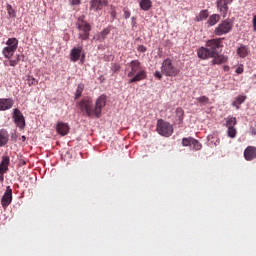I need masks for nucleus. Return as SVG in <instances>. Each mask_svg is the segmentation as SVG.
Returning a JSON list of instances; mask_svg holds the SVG:
<instances>
[{"instance_id":"1","label":"nucleus","mask_w":256,"mask_h":256,"mask_svg":"<svg viewBox=\"0 0 256 256\" xmlns=\"http://www.w3.org/2000/svg\"><path fill=\"white\" fill-rule=\"evenodd\" d=\"M107 103V98L105 96H100L95 105H93V99L90 97H85L79 102V109L82 113H85L87 117H101V111Z\"/></svg>"},{"instance_id":"2","label":"nucleus","mask_w":256,"mask_h":256,"mask_svg":"<svg viewBox=\"0 0 256 256\" xmlns=\"http://www.w3.org/2000/svg\"><path fill=\"white\" fill-rule=\"evenodd\" d=\"M223 43V38H214L206 42V47L213 54L214 59H212V65H223L227 63L228 57L225 55L219 54V49H221V44Z\"/></svg>"},{"instance_id":"3","label":"nucleus","mask_w":256,"mask_h":256,"mask_svg":"<svg viewBox=\"0 0 256 256\" xmlns=\"http://www.w3.org/2000/svg\"><path fill=\"white\" fill-rule=\"evenodd\" d=\"M130 71L128 72V77H132L128 83H137L147 79V72L139 60H132L129 63Z\"/></svg>"},{"instance_id":"4","label":"nucleus","mask_w":256,"mask_h":256,"mask_svg":"<svg viewBox=\"0 0 256 256\" xmlns=\"http://www.w3.org/2000/svg\"><path fill=\"white\" fill-rule=\"evenodd\" d=\"M161 71L166 77H177L181 70L175 66L170 58H166L161 65Z\"/></svg>"},{"instance_id":"5","label":"nucleus","mask_w":256,"mask_h":256,"mask_svg":"<svg viewBox=\"0 0 256 256\" xmlns=\"http://www.w3.org/2000/svg\"><path fill=\"white\" fill-rule=\"evenodd\" d=\"M156 131L162 137H171L173 135V125L163 119H159L157 121Z\"/></svg>"},{"instance_id":"6","label":"nucleus","mask_w":256,"mask_h":256,"mask_svg":"<svg viewBox=\"0 0 256 256\" xmlns=\"http://www.w3.org/2000/svg\"><path fill=\"white\" fill-rule=\"evenodd\" d=\"M233 31V21L231 19L223 20L214 30V35L221 37V35H227Z\"/></svg>"},{"instance_id":"7","label":"nucleus","mask_w":256,"mask_h":256,"mask_svg":"<svg viewBox=\"0 0 256 256\" xmlns=\"http://www.w3.org/2000/svg\"><path fill=\"white\" fill-rule=\"evenodd\" d=\"M231 3H233V0H216V7L222 17H227Z\"/></svg>"},{"instance_id":"8","label":"nucleus","mask_w":256,"mask_h":256,"mask_svg":"<svg viewBox=\"0 0 256 256\" xmlns=\"http://www.w3.org/2000/svg\"><path fill=\"white\" fill-rule=\"evenodd\" d=\"M12 119H14L15 125L18 126L19 129H25V116H23V113H21V110H19L18 108H15L13 110Z\"/></svg>"},{"instance_id":"9","label":"nucleus","mask_w":256,"mask_h":256,"mask_svg":"<svg viewBox=\"0 0 256 256\" xmlns=\"http://www.w3.org/2000/svg\"><path fill=\"white\" fill-rule=\"evenodd\" d=\"M13 201V189L11 186H7L6 190L1 198V205L2 207L6 208L9 207L10 203Z\"/></svg>"},{"instance_id":"10","label":"nucleus","mask_w":256,"mask_h":256,"mask_svg":"<svg viewBox=\"0 0 256 256\" xmlns=\"http://www.w3.org/2000/svg\"><path fill=\"white\" fill-rule=\"evenodd\" d=\"M109 5V0H91L90 1V9L92 11H101L103 7H107Z\"/></svg>"},{"instance_id":"11","label":"nucleus","mask_w":256,"mask_h":256,"mask_svg":"<svg viewBox=\"0 0 256 256\" xmlns=\"http://www.w3.org/2000/svg\"><path fill=\"white\" fill-rule=\"evenodd\" d=\"M197 55L199 59H215V56L210 52L207 46L198 48Z\"/></svg>"},{"instance_id":"12","label":"nucleus","mask_w":256,"mask_h":256,"mask_svg":"<svg viewBox=\"0 0 256 256\" xmlns=\"http://www.w3.org/2000/svg\"><path fill=\"white\" fill-rule=\"evenodd\" d=\"M70 129L71 128L69 127V124L65 122H58L56 124V131L59 135H62V137H65V135H69Z\"/></svg>"},{"instance_id":"13","label":"nucleus","mask_w":256,"mask_h":256,"mask_svg":"<svg viewBox=\"0 0 256 256\" xmlns=\"http://www.w3.org/2000/svg\"><path fill=\"white\" fill-rule=\"evenodd\" d=\"M83 53V46L74 47L70 52V59L73 63H77L81 59V54Z\"/></svg>"},{"instance_id":"14","label":"nucleus","mask_w":256,"mask_h":256,"mask_svg":"<svg viewBox=\"0 0 256 256\" xmlns=\"http://www.w3.org/2000/svg\"><path fill=\"white\" fill-rule=\"evenodd\" d=\"M14 104L15 102L11 98H0V111H8Z\"/></svg>"},{"instance_id":"15","label":"nucleus","mask_w":256,"mask_h":256,"mask_svg":"<svg viewBox=\"0 0 256 256\" xmlns=\"http://www.w3.org/2000/svg\"><path fill=\"white\" fill-rule=\"evenodd\" d=\"M244 159L246 161H253L256 159V147L255 146H248L244 150Z\"/></svg>"},{"instance_id":"16","label":"nucleus","mask_w":256,"mask_h":256,"mask_svg":"<svg viewBox=\"0 0 256 256\" xmlns=\"http://www.w3.org/2000/svg\"><path fill=\"white\" fill-rule=\"evenodd\" d=\"M11 164V158L9 156H3L0 163V173H7L9 171V165Z\"/></svg>"},{"instance_id":"17","label":"nucleus","mask_w":256,"mask_h":256,"mask_svg":"<svg viewBox=\"0 0 256 256\" xmlns=\"http://www.w3.org/2000/svg\"><path fill=\"white\" fill-rule=\"evenodd\" d=\"M9 143V132L5 129L0 130V147H5Z\"/></svg>"},{"instance_id":"18","label":"nucleus","mask_w":256,"mask_h":256,"mask_svg":"<svg viewBox=\"0 0 256 256\" xmlns=\"http://www.w3.org/2000/svg\"><path fill=\"white\" fill-rule=\"evenodd\" d=\"M78 30L82 33H89L91 31V25L85 20L79 19Z\"/></svg>"},{"instance_id":"19","label":"nucleus","mask_w":256,"mask_h":256,"mask_svg":"<svg viewBox=\"0 0 256 256\" xmlns=\"http://www.w3.org/2000/svg\"><path fill=\"white\" fill-rule=\"evenodd\" d=\"M236 53L240 56L241 59H245V57L251 53V50H249V47L242 44L240 47H238Z\"/></svg>"},{"instance_id":"20","label":"nucleus","mask_w":256,"mask_h":256,"mask_svg":"<svg viewBox=\"0 0 256 256\" xmlns=\"http://www.w3.org/2000/svg\"><path fill=\"white\" fill-rule=\"evenodd\" d=\"M109 33H111V29L105 28L99 34L94 36V39H96V41H105V39H107V35H109Z\"/></svg>"},{"instance_id":"21","label":"nucleus","mask_w":256,"mask_h":256,"mask_svg":"<svg viewBox=\"0 0 256 256\" xmlns=\"http://www.w3.org/2000/svg\"><path fill=\"white\" fill-rule=\"evenodd\" d=\"M220 20H221V16L219 14H213L209 16L207 25L208 27H213V25H217V23H219Z\"/></svg>"},{"instance_id":"22","label":"nucleus","mask_w":256,"mask_h":256,"mask_svg":"<svg viewBox=\"0 0 256 256\" xmlns=\"http://www.w3.org/2000/svg\"><path fill=\"white\" fill-rule=\"evenodd\" d=\"M17 50H15L14 48H11V47H9V46H6V47H4L3 48V50H2V54L4 55V57L6 58V59H11V57H13V55H15V52H16Z\"/></svg>"},{"instance_id":"23","label":"nucleus","mask_w":256,"mask_h":256,"mask_svg":"<svg viewBox=\"0 0 256 256\" xmlns=\"http://www.w3.org/2000/svg\"><path fill=\"white\" fill-rule=\"evenodd\" d=\"M151 7H153V2H151V0L140 1V9H142V11H149Z\"/></svg>"},{"instance_id":"24","label":"nucleus","mask_w":256,"mask_h":256,"mask_svg":"<svg viewBox=\"0 0 256 256\" xmlns=\"http://www.w3.org/2000/svg\"><path fill=\"white\" fill-rule=\"evenodd\" d=\"M6 47H10L17 51V47H19V40L17 38H9L6 42Z\"/></svg>"},{"instance_id":"25","label":"nucleus","mask_w":256,"mask_h":256,"mask_svg":"<svg viewBox=\"0 0 256 256\" xmlns=\"http://www.w3.org/2000/svg\"><path fill=\"white\" fill-rule=\"evenodd\" d=\"M245 99H247V96H244V95H240L236 97L232 103L233 107H236V109H239L240 105H242V103H245Z\"/></svg>"},{"instance_id":"26","label":"nucleus","mask_w":256,"mask_h":256,"mask_svg":"<svg viewBox=\"0 0 256 256\" xmlns=\"http://www.w3.org/2000/svg\"><path fill=\"white\" fill-rule=\"evenodd\" d=\"M196 101L200 107H203L204 105H210L211 101L209 100V97L207 96H200L196 98Z\"/></svg>"},{"instance_id":"27","label":"nucleus","mask_w":256,"mask_h":256,"mask_svg":"<svg viewBox=\"0 0 256 256\" xmlns=\"http://www.w3.org/2000/svg\"><path fill=\"white\" fill-rule=\"evenodd\" d=\"M10 61L14 62L13 67H17L19 65L20 61H25V55L24 54H17L13 59H10Z\"/></svg>"},{"instance_id":"28","label":"nucleus","mask_w":256,"mask_h":256,"mask_svg":"<svg viewBox=\"0 0 256 256\" xmlns=\"http://www.w3.org/2000/svg\"><path fill=\"white\" fill-rule=\"evenodd\" d=\"M84 89H85V84H83V83L78 84L76 93H75V99L81 98V95H83Z\"/></svg>"},{"instance_id":"29","label":"nucleus","mask_w":256,"mask_h":256,"mask_svg":"<svg viewBox=\"0 0 256 256\" xmlns=\"http://www.w3.org/2000/svg\"><path fill=\"white\" fill-rule=\"evenodd\" d=\"M26 83H27V85H29V87H31L33 85H39V80H37V79H35V77L29 75V76H27Z\"/></svg>"},{"instance_id":"30","label":"nucleus","mask_w":256,"mask_h":256,"mask_svg":"<svg viewBox=\"0 0 256 256\" xmlns=\"http://www.w3.org/2000/svg\"><path fill=\"white\" fill-rule=\"evenodd\" d=\"M207 17H209V12L207 10H202L196 17V21H204V19H207Z\"/></svg>"},{"instance_id":"31","label":"nucleus","mask_w":256,"mask_h":256,"mask_svg":"<svg viewBox=\"0 0 256 256\" xmlns=\"http://www.w3.org/2000/svg\"><path fill=\"white\" fill-rule=\"evenodd\" d=\"M235 125H237V118L228 117V120L226 122V127L231 128V127H235Z\"/></svg>"},{"instance_id":"32","label":"nucleus","mask_w":256,"mask_h":256,"mask_svg":"<svg viewBox=\"0 0 256 256\" xmlns=\"http://www.w3.org/2000/svg\"><path fill=\"white\" fill-rule=\"evenodd\" d=\"M227 135L231 139H235L237 137V129L235 127L228 128Z\"/></svg>"},{"instance_id":"33","label":"nucleus","mask_w":256,"mask_h":256,"mask_svg":"<svg viewBox=\"0 0 256 256\" xmlns=\"http://www.w3.org/2000/svg\"><path fill=\"white\" fill-rule=\"evenodd\" d=\"M6 10L9 17H11L12 19L16 17L15 9H13V6H11V4H7Z\"/></svg>"},{"instance_id":"34","label":"nucleus","mask_w":256,"mask_h":256,"mask_svg":"<svg viewBox=\"0 0 256 256\" xmlns=\"http://www.w3.org/2000/svg\"><path fill=\"white\" fill-rule=\"evenodd\" d=\"M182 145L183 147H191V145H193V138L192 137L183 138Z\"/></svg>"},{"instance_id":"35","label":"nucleus","mask_w":256,"mask_h":256,"mask_svg":"<svg viewBox=\"0 0 256 256\" xmlns=\"http://www.w3.org/2000/svg\"><path fill=\"white\" fill-rule=\"evenodd\" d=\"M183 115H185V111L183 110V108L178 107V108L176 109V116L178 117V119H179L180 121H183Z\"/></svg>"},{"instance_id":"36","label":"nucleus","mask_w":256,"mask_h":256,"mask_svg":"<svg viewBox=\"0 0 256 256\" xmlns=\"http://www.w3.org/2000/svg\"><path fill=\"white\" fill-rule=\"evenodd\" d=\"M192 145L196 151H199V149H201V147H202L201 143H199V141L196 140L195 138H193V140H192Z\"/></svg>"},{"instance_id":"37","label":"nucleus","mask_w":256,"mask_h":256,"mask_svg":"<svg viewBox=\"0 0 256 256\" xmlns=\"http://www.w3.org/2000/svg\"><path fill=\"white\" fill-rule=\"evenodd\" d=\"M79 39L82 41H87V39H89V32H80Z\"/></svg>"},{"instance_id":"38","label":"nucleus","mask_w":256,"mask_h":256,"mask_svg":"<svg viewBox=\"0 0 256 256\" xmlns=\"http://www.w3.org/2000/svg\"><path fill=\"white\" fill-rule=\"evenodd\" d=\"M120 70H121V65H119L117 63L112 64V66H111L112 73H117Z\"/></svg>"},{"instance_id":"39","label":"nucleus","mask_w":256,"mask_h":256,"mask_svg":"<svg viewBox=\"0 0 256 256\" xmlns=\"http://www.w3.org/2000/svg\"><path fill=\"white\" fill-rule=\"evenodd\" d=\"M14 62L11 61V58H8V60L4 61V67H13Z\"/></svg>"},{"instance_id":"40","label":"nucleus","mask_w":256,"mask_h":256,"mask_svg":"<svg viewBox=\"0 0 256 256\" xmlns=\"http://www.w3.org/2000/svg\"><path fill=\"white\" fill-rule=\"evenodd\" d=\"M245 71L243 64H240L237 68H236V73L238 75H241L243 72Z\"/></svg>"},{"instance_id":"41","label":"nucleus","mask_w":256,"mask_h":256,"mask_svg":"<svg viewBox=\"0 0 256 256\" xmlns=\"http://www.w3.org/2000/svg\"><path fill=\"white\" fill-rule=\"evenodd\" d=\"M154 77H155L156 79H158L159 81H161V79H163V74H161L159 71H156V72L154 73Z\"/></svg>"},{"instance_id":"42","label":"nucleus","mask_w":256,"mask_h":256,"mask_svg":"<svg viewBox=\"0 0 256 256\" xmlns=\"http://www.w3.org/2000/svg\"><path fill=\"white\" fill-rule=\"evenodd\" d=\"M131 17V11L124 9V19H129Z\"/></svg>"},{"instance_id":"43","label":"nucleus","mask_w":256,"mask_h":256,"mask_svg":"<svg viewBox=\"0 0 256 256\" xmlns=\"http://www.w3.org/2000/svg\"><path fill=\"white\" fill-rule=\"evenodd\" d=\"M138 51L140 53H145V51H147V47L143 46V45H140L138 46Z\"/></svg>"},{"instance_id":"44","label":"nucleus","mask_w":256,"mask_h":256,"mask_svg":"<svg viewBox=\"0 0 256 256\" xmlns=\"http://www.w3.org/2000/svg\"><path fill=\"white\" fill-rule=\"evenodd\" d=\"M252 25H253V30L256 31V15L253 16Z\"/></svg>"},{"instance_id":"45","label":"nucleus","mask_w":256,"mask_h":256,"mask_svg":"<svg viewBox=\"0 0 256 256\" xmlns=\"http://www.w3.org/2000/svg\"><path fill=\"white\" fill-rule=\"evenodd\" d=\"M71 5H81V0H71Z\"/></svg>"},{"instance_id":"46","label":"nucleus","mask_w":256,"mask_h":256,"mask_svg":"<svg viewBox=\"0 0 256 256\" xmlns=\"http://www.w3.org/2000/svg\"><path fill=\"white\" fill-rule=\"evenodd\" d=\"M136 20H137L136 17H132V22H131L132 27H137V22H136Z\"/></svg>"},{"instance_id":"47","label":"nucleus","mask_w":256,"mask_h":256,"mask_svg":"<svg viewBox=\"0 0 256 256\" xmlns=\"http://www.w3.org/2000/svg\"><path fill=\"white\" fill-rule=\"evenodd\" d=\"M0 181H5V173H0Z\"/></svg>"},{"instance_id":"48","label":"nucleus","mask_w":256,"mask_h":256,"mask_svg":"<svg viewBox=\"0 0 256 256\" xmlns=\"http://www.w3.org/2000/svg\"><path fill=\"white\" fill-rule=\"evenodd\" d=\"M212 143H214V145H219V139L215 138V140H213Z\"/></svg>"},{"instance_id":"49","label":"nucleus","mask_w":256,"mask_h":256,"mask_svg":"<svg viewBox=\"0 0 256 256\" xmlns=\"http://www.w3.org/2000/svg\"><path fill=\"white\" fill-rule=\"evenodd\" d=\"M224 71H229V66H224Z\"/></svg>"},{"instance_id":"50","label":"nucleus","mask_w":256,"mask_h":256,"mask_svg":"<svg viewBox=\"0 0 256 256\" xmlns=\"http://www.w3.org/2000/svg\"><path fill=\"white\" fill-rule=\"evenodd\" d=\"M252 135H256V132H255V130H252Z\"/></svg>"},{"instance_id":"51","label":"nucleus","mask_w":256,"mask_h":256,"mask_svg":"<svg viewBox=\"0 0 256 256\" xmlns=\"http://www.w3.org/2000/svg\"><path fill=\"white\" fill-rule=\"evenodd\" d=\"M111 15H112V17H115V12H112Z\"/></svg>"},{"instance_id":"52","label":"nucleus","mask_w":256,"mask_h":256,"mask_svg":"<svg viewBox=\"0 0 256 256\" xmlns=\"http://www.w3.org/2000/svg\"><path fill=\"white\" fill-rule=\"evenodd\" d=\"M83 59H85V55H84V54L82 55V59H81V61H83Z\"/></svg>"},{"instance_id":"53","label":"nucleus","mask_w":256,"mask_h":256,"mask_svg":"<svg viewBox=\"0 0 256 256\" xmlns=\"http://www.w3.org/2000/svg\"><path fill=\"white\" fill-rule=\"evenodd\" d=\"M25 139H26L25 136H22V141H25Z\"/></svg>"}]
</instances>
